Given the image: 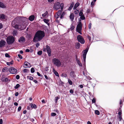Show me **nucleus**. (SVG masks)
<instances>
[{
  "label": "nucleus",
  "mask_w": 124,
  "mask_h": 124,
  "mask_svg": "<svg viewBox=\"0 0 124 124\" xmlns=\"http://www.w3.org/2000/svg\"><path fill=\"white\" fill-rule=\"evenodd\" d=\"M45 36L44 32L41 30L38 31L35 33L33 38V41L36 42L40 41Z\"/></svg>",
  "instance_id": "f257e3e1"
},
{
  "label": "nucleus",
  "mask_w": 124,
  "mask_h": 124,
  "mask_svg": "<svg viewBox=\"0 0 124 124\" xmlns=\"http://www.w3.org/2000/svg\"><path fill=\"white\" fill-rule=\"evenodd\" d=\"M52 61L54 64L57 67H60L62 64L60 60L58 58H54Z\"/></svg>",
  "instance_id": "f03ea898"
},
{
  "label": "nucleus",
  "mask_w": 124,
  "mask_h": 124,
  "mask_svg": "<svg viewBox=\"0 0 124 124\" xmlns=\"http://www.w3.org/2000/svg\"><path fill=\"white\" fill-rule=\"evenodd\" d=\"M88 49L89 48H87L83 50L82 52V53H83V65L85 67L86 56Z\"/></svg>",
  "instance_id": "7ed1b4c3"
},
{
  "label": "nucleus",
  "mask_w": 124,
  "mask_h": 124,
  "mask_svg": "<svg viewBox=\"0 0 124 124\" xmlns=\"http://www.w3.org/2000/svg\"><path fill=\"white\" fill-rule=\"evenodd\" d=\"M14 38L12 36H9L7 38V42L8 44H12L14 42Z\"/></svg>",
  "instance_id": "20e7f679"
},
{
  "label": "nucleus",
  "mask_w": 124,
  "mask_h": 124,
  "mask_svg": "<svg viewBox=\"0 0 124 124\" xmlns=\"http://www.w3.org/2000/svg\"><path fill=\"white\" fill-rule=\"evenodd\" d=\"M60 7L61 10H62L63 7V3H61V4L59 2H57L54 4V8L55 9L57 10L59 9Z\"/></svg>",
  "instance_id": "39448f33"
},
{
  "label": "nucleus",
  "mask_w": 124,
  "mask_h": 124,
  "mask_svg": "<svg viewBox=\"0 0 124 124\" xmlns=\"http://www.w3.org/2000/svg\"><path fill=\"white\" fill-rule=\"evenodd\" d=\"M46 50L48 54V56H50L51 55V51L50 48V47L48 45L46 46ZM43 51L44 52H46V49L45 48H44Z\"/></svg>",
  "instance_id": "423d86ee"
},
{
  "label": "nucleus",
  "mask_w": 124,
  "mask_h": 124,
  "mask_svg": "<svg viewBox=\"0 0 124 124\" xmlns=\"http://www.w3.org/2000/svg\"><path fill=\"white\" fill-rule=\"evenodd\" d=\"M77 39L78 41L81 44H83L85 43V40L80 35H78L77 37Z\"/></svg>",
  "instance_id": "0eeeda50"
},
{
  "label": "nucleus",
  "mask_w": 124,
  "mask_h": 124,
  "mask_svg": "<svg viewBox=\"0 0 124 124\" xmlns=\"http://www.w3.org/2000/svg\"><path fill=\"white\" fill-rule=\"evenodd\" d=\"M25 26L23 25L20 26L17 24L15 25L14 27L16 29L19 30H22L24 29L25 28Z\"/></svg>",
  "instance_id": "6e6552de"
},
{
  "label": "nucleus",
  "mask_w": 124,
  "mask_h": 124,
  "mask_svg": "<svg viewBox=\"0 0 124 124\" xmlns=\"http://www.w3.org/2000/svg\"><path fill=\"white\" fill-rule=\"evenodd\" d=\"M9 72L11 74H15L16 73L17 70L13 67H11L9 69Z\"/></svg>",
  "instance_id": "1a4fd4ad"
},
{
  "label": "nucleus",
  "mask_w": 124,
  "mask_h": 124,
  "mask_svg": "<svg viewBox=\"0 0 124 124\" xmlns=\"http://www.w3.org/2000/svg\"><path fill=\"white\" fill-rule=\"evenodd\" d=\"M82 24L80 22L79 23L77 26L76 31L78 30H82Z\"/></svg>",
  "instance_id": "9d476101"
},
{
  "label": "nucleus",
  "mask_w": 124,
  "mask_h": 124,
  "mask_svg": "<svg viewBox=\"0 0 124 124\" xmlns=\"http://www.w3.org/2000/svg\"><path fill=\"white\" fill-rule=\"evenodd\" d=\"M25 41V38L22 36L20 37L18 40V42L21 43H24Z\"/></svg>",
  "instance_id": "9b49d317"
},
{
  "label": "nucleus",
  "mask_w": 124,
  "mask_h": 124,
  "mask_svg": "<svg viewBox=\"0 0 124 124\" xmlns=\"http://www.w3.org/2000/svg\"><path fill=\"white\" fill-rule=\"evenodd\" d=\"M6 43V41L3 40L0 41V48L3 47Z\"/></svg>",
  "instance_id": "f8f14e48"
},
{
  "label": "nucleus",
  "mask_w": 124,
  "mask_h": 124,
  "mask_svg": "<svg viewBox=\"0 0 124 124\" xmlns=\"http://www.w3.org/2000/svg\"><path fill=\"white\" fill-rule=\"evenodd\" d=\"M71 77L73 78H74L76 77V75L75 74L74 72V71H72L70 74Z\"/></svg>",
  "instance_id": "ddd939ff"
},
{
  "label": "nucleus",
  "mask_w": 124,
  "mask_h": 124,
  "mask_svg": "<svg viewBox=\"0 0 124 124\" xmlns=\"http://www.w3.org/2000/svg\"><path fill=\"white\" fill-rule=\"evenodd\" d=\"M35 18V16L33 15H32L29 16V19L30 21H33Z\"/></svg>",
  "instance_id": "4468645a"
},
{
  "label": "nucleus",
  "mask_w": 124,
  "mask_h": 124,
  "mask_svg": "<svg viewBox=\"0 0 124 124\" xmlns=\"http://www.w3.org/2000/svg\"><path fill=\"white\" fill-rule=\"evenodd\" d=\"M70 18L72 21H73L74 18V16L73 13H72L70 14Z\"/></svg>",
  "instance_id": "2eb2a0df"
},
{
  "label": "nucleus",
  "mask_w": 124,
  "mask_h": 124,
  "mask_svg": "<svg viewBox=\"0 0 124 124\" xmlns=\"http://www.w3.org/2000/svg\"><path fill=\"white\" fill-rule=\"evenodd\" d=\"M6 16L3 14H1L0 15V19L1 20H3L5 19Z\"/></svg>",
  "instance_id": "dca6fc26"
},
{
  "label": "nucleus",
  "mask_w": 124,
  "mask_h": 124,
  "mask_svg": "<svg viewBox=\"0 0 124 124\" xmlns=\"http://www.w3.org/2000/svg\"><path fill=\"white\" fill-rule=\"evenodd\" d=\"M30 106L32 108L35 109L37 108V107L35 104L31 103L30 104Z\"/></svg>",
  "instance_id": "f3484780"
},
{
  "label": "nucleus",
  "mask_w": 124,
  "mask_h": 124,
  "mask_svg": "<svg viewBox=\"0 0 124 124\" xmlns=\"http://www.w3.org/2000/svg\"><path fill=\"white\" fill-rule=\"evenodd\" d=\"M74 5V3L73 2H72L70 4V6L68 10L70 11L71 9L72 8Z\"/></svg>",
  "instance_id": "a211bd4d"
},
{
  "label": "nucleus",
  "mask_w": 124,
  "mask_h": 124,
  "mask_svg": "<svg viewBox=\"0 0 124 124\" xmlns=\"http://www.w3.org/2000/svg\"><path fill=\"white\" fill-rule=\"evenodd\" d=\"M79 3L78 2L75 5L74 8V10L76 9V8L79 5Z\"/></svg>",
  "instance_id": "6ab92c4d"
},
{
  "label": "nucleus",
  "mask_w": 124,
  "mask_h": 124,
  "mask_svg": "<svg viewBox=\"0 0 124 124\" xmlns=\"http://www.w3.org/2000/svg\"><path fill=\"white\" fill-rule=\"evenodd\" d=\"M80 44L79 43H77L76 44V47L77 49L79 48L80 46Z\"/></svg>",
  "instance_id": "aec40b11"
},
{
  "label": "nucleus",
  "mask_w": 124,
  "mask_h": 124,
  "mask_svg": "<svg viewBox=\"0 0 124 124\" xmlns=\"http://www.w3.org/2000/svg\"><path fill=\"white\" fill-rule=\"evenodd\" d=\"M53 72L54 74L56 76H59V75L58 73L54 69L53 70Z\"/></svg>",
  "instance_id": "412c9836"
},
{
  "label": "nucleus",
  "mask_w": 124,
  "mask_h": 124,
  "mask_svg": "<svg viewBox=\"0 0 124 124\" xmlns=\"http://www.w3.org/2000/svg\"><path fill=\"white\" fill-rule=\"evenodd\" d=\"M0 7L2 8H6V6L3 3L0 2Z\"/></svg>",
  "instance_id": "4be33fe9"
},
{
  "label": "nucleus",
  "mask_w": 124,
  "mask_h": 124,
  "mask_svg": "<svg viewBox=\"0 0 124 124\" xmlns=\"http://www.w3.org/2000/svg\"><path fill=\"white\" fill-rule=\"evenodd\" d=\"M13 63V61H12L10 62H7V65L9 66L10 65L12 64Z\"/></svg>",
  "instance_id": "5701e85b"
},
{
  "label": "nucleus",
  "mask_w": 124,
  "mask_h": 124,
  "mask_svg": "<svg viewBox=\"0 0 124 124\" xmlns=\"http://www.w3.org/2000/svg\"><path fill=\"white\" fill-rule=\"evenodd\" d=\"M83 9H82L80 10V12L79 13V16L84 15L83 14Z\"/></svg>",
  "instance_id": "b1692460"
},
{
  "label": "nucleus",
  "mask_w": 124,
  "mask_h": 124,
  "mask_svg": "<svg viewBox=\"0 0 124 124\" xmlns=\"http://www.w3.org/2000/svg\"><path fill=\"white\" fill-rule=\"evenodd\" d=\"M47 14L48 12L47 11H46V12L42 15V16L43 17H45L47 16Z\"/></svg>",
  "instance_id": "393cba45"
},
{
  "label": "nucleus",
  "mask_w": 124,
  "mask_h": 124,
  "mask_svg": "<svg viewBox=\"0 0 124 124\" xmlns=\"http://www.w3.org/2000/svg\"><path fill=\"white\" fill-rule=\"evenodd\" d=\"M61 76L62 77L66 78L67 76L66 74L63 73L61 74Z\"/></svg>",
  "instance_id": "a878e982"
},
{
  "label": "nucleus",
  "mask_w": 124,
  "mask_h": 124,
  "mask_svg": "<svg viewBox=\"0 0 124 124\" xmlns=\"http://www.w3.org/2000/svg\"><path fill=\"white\" fill-rule=\"evenodd\" d=\"M43 21L46 24H48V25H49V24L48 23V22L49 21L48 19H44L43 20Z\"/></svg>",
  "instance_id": "bb28decb"
},
{
  "label": "nucleus",
  "mask_w": 124,
  "mask_h": 124,
  "mask_svg": "<svg viewBox=\"0 0 124 124\" xmlns=\"http://www.w3.org/2000/svg\"><path fill=\"white\" fill-rule=\"evenodd\" d=\"M17 31L16 30H14L13 31V34L14 36H16L17 34Z\"/></svg>",
  "instance_id": "cd10ccee"
},
{
  "label": "nucleus",
  "mask_w": 124,
  "mask_h": 124,
  "mask_svg": "<svg viewBox=\"0 0 124 124\" xmlns=\"http://www.w3.org/2000/svg\"><path fill=\"white\" fill-rule=\"evenodd\" d=\"M8 70V68L6 67H4L2 70L3 72H5L7 71Z\"/></svg>",
  "instance_id": "c85d7f7f"
},
{
  "label": "nucleus",
  "mask_w": 124,
  "mask_h": 124,
  "mask_svg": "<svg viewBox=\"0 0 124 124\" xmlns=\"http://www.w3.org/2000/svg\"><path fill=\"white\" fill-rule=\"evenodd\" d=\"M80 19L82 20H85V17L84 16V15L81 16H80Z\"/></svg>",
  "instance_id": "c756f323"
},
{
  "label": "nucleus",
  "mask_w": 124,
  "mask_h": 124,
  "mask_svg": "<svg viewBox=\"0 0 124 124\" xmlns=\"http://www.w3.org/2000/svg\"><path fill=\"white\" fill-rule=\"evenodd\" d=\"M23 71L24 73H27L29 71V70L27 69H24Z\"/></svg>",
  "instance_id": "7c9ffc66"
},
{
  "label": "nucleus",
  "mask_w": 124,
  "mask_h": 124,
  "mask_svg": "<svg viewBox=\"0 0 124 124\" xmlns=\"http://www.w3.org/2000/svg\"><path fill=\"white\" fill-rule=\"evenodd\" d=\"M75 56L76 61L77 63H78V62H80L79 59V58H77V56L76 55H75Z\"/></svg>",
  "instance_id": "2f4dec72"
},
{
  "label": "nucleus",
  "mask_w": 124,
  "mask_h": 124,
  "mask_svg": "<svg viewBox=\"0 0 124 124\" xmlns=\"http://www.w3.org/2000/svg\"><path fill=\"white\" fill-rule=\"evenodd\" d=\"M95 113L97 115H99L100 114L99 111L97 110L95 111Z\"/></svg>",
  "instance_id": "473e14b6"
},
{
  "label": "nucleus",
  "mask_w": 124,
  "mask_h": 124,
  "mask_svg": "<svg viewBox=\"0 0 124 124\" xmlns=\"http://www.w3.org/2000/svg\"><path fill=\"white\" fill-rule=\"evenodd\" d=\"M20 86V85L19 84H17L16 86L14 87L15 88V89H17L19 88Z\"/></svg>",
  "instance_id": "72a5a7b5"
},
{
  "label": "nucleus",
  "mask_w": 124,
  "mask_h": 124,
  "mask_svg": "<svg viewBox=\"0 0 124 124\" xmlns=\"http://www.w3.org/2000/svg\"><path fill=\"white\" fill-rule=\"evenodd\" d=\"M68 82L70 85H71L72 84V81L70 79H68Z\"/></svg>",
  "instance_id": "f704fd0d"
},
{
  "label": "nucleus",
  "mask_w": 124,
  "mask_h": 124,
  "mask_svg": "<svg viewBox=\"0 0 124 124\" xmlns=\"http://www.w3.org/2000/svg\"><path fill=\"white\" fill-rule=\"evenodd\" d=\"M31 72L32 73H33L34 72L35 70L34 68H32L31 69Z\"/></svg>",
  "instance_id": "c9c22d12"
},
{
  "label": "nucleus",
  "mask_w": 124,
  "mask_h": 124,
  "mask_svg": "<svg viewBox=\"0 0 124 124\" xmlns=\"http://www.w3.org/2000/svg\"><path fill=\"white\" fill-rule=\"evenodd\" d=\"M42 54V51H39L37 52V54L39 55H41Z\"/></svg>",
  "instance_id": "e433bc0d"
},
{
  "label": "nucleus",
  "mask_w": 124,
  "mask_h": 124,
  "mask_svg": "<svg viewBox=\"0 0 124 124\" xmlns=\"http://www.w3.org/2000/svg\"><path fill=\"white\" fill-rule=\"evenodd\" d=\"M79 12V11L78 10L76 9V10L74 11V13L75 14H78Z\"/></svg>",
  "instance_id": "4c0bfd02"
},
{
  "label": "nucleus",
  "mask_w": 124,
  "mask_h": 124,
  "mask_svg": "<svg viewBox=\"0 0 124 124\" xmlns=\"http://www.w3.org/2000/svg\"><path fill=\"white\" fill-rule=\"evenodd\" d=\"M62 13V11L61 10L57 12V15L59 16H60Z\"/></svg>",
  "instance_id": "58836bf2"
},
{
  "label": "nucleus",
  "mask_w": 124,
  "mask_h": 124,
  "mask_svg": "<svg viewBox=\"0 0 124 124\" xmlns=\"http://www.w3.org/2000/svg\"><path fill=\"white\" fill-rule=\"evenodd\" d=\"M56 114L55 113H52L51 114V116H56Z\"/></svg>",
  "instance_id": "ea45409f"
},
{
  "label": "nucleus",
  "mask_w": 124,
  "mask_h": 124,
  "mask_svg": "<svg viewBox=\"0 0 124 124\" xmlns=\"http://www.w3.org/2000/svg\"><path fill=\"white\" fill-rule=\"evenodd\" d=\"M27 62H25L24 63V65H25L26 66L25 67L24 65L23 66V67L24 68H26L27 67V66H28V65L27 64Z\"/></svg>",
  "instance_id": "a19ab883"
},
{
  "label": "nucleus",
  "mask_w": 124,
  "mask_h": 124,
  "mask_svg": "<svg viewBox=\"0 0 124 124\" xmlns=\"http://www.w3.org/2000/svg\"><path fill=\"white\" fill-rule=\"evenodd\" d=\"M96 99L95 98H93L92 100V103H94L95 102Z\"/></svg>",
  "instance_id": "79ce46f5"
},
{
  "label": "nucleus",
  "mask_w": 124,
  "mask_h": 124,
  "mask_svg": "<svg viewBox=\"0 0 124 124\" xmlns=\"http://www.w3.org/2000/svg\"><path fill=\"white\" fill-rule=\"evenodd\" d=\"M2 81L6 82H7L8 81V78H5L4 80H3Z\"/></svg>",
  "instance_id": "37998d69"
},
{
  "label": "nucleus",
  "mask_w": 124,
  "mask_h": 124,
  "mask_svg": "<svg viewBox=\"0 0 124 124\" xmlns=\"http://www.w3.org/2000/svg\"><path fill=\"white\" fill-rule=\"evenodd\" d=\"M5 56L9 58L10 57L8 53H6L5 54Z\"/></svg>",
  "instance_id": "c03bdc74"
},
{
  "label": "nucleus",
  "mask_w": 124,
  "mask_h": 124,
  "mask_svg": "<svg viewBox=\"0 0 124 124\" xmlns=\"http://www.w3.org/2000/svg\"><path fill=\"white\" fill-rule=\"evenodd\" d=\"M64 14V12L62 13L60 17V18L61 19H62V17H63V16Z\"/></svg>",
  "instance_id": "a18cd8bd"
},
{
  "label": "nucleus",
  "mask_w": 124,
  "mask_h": 124,
  "mask_svg": "<svg viewBox=\"0 0 124 124\" xmlns=\"http://www.w3.org/2000/svg\"><path fill=\"white\" fill-rule=\"evenodd\" d=\"M92 24L91 23H90L88 25V28L89 29H90L91 28Z\"/></svg>",
  "instance_id": "49530a36"
},
{
  "label": "nucleus",
  "mask_w": 124,
  "mask_h": 124,
  "mask_svg": "<svg viewBox=\"0 0 124 124\" xmlns=\"http://www.w3.org/2000/svg\"><path fill=\"white\" fill-rule=\"evenodd\" d=\"M122 114V111L121 110H120V111L118 113V114L119 115V116H121V115Z\"/></svg>",
  "instance_id": "de8ad7c7"
},
{
  "label": "nucleus",
  "mask_w": 124,
  "mask_h": 124,
  "mask_svg": "<svg viewBox=\"0 0 124 124\" xmlns=\"http://www.w3.org/2000/svg\"><path fill=\"white\" fill-rule=\"evenodd\" d=\"M37 75L39 76V77H42V75L40 74V73L38 72H37Z\"/></svg>",
  "instance_id": "09e8293b"
},
{
  "label": "nucleus",
  "mask_w": 124,
  "mask_h": 124,
  "mask_svg": "<svg viewBox=\"0 0 124 124\" xmlns=\"http://www.w3.org/2000/svg\"><path fill=\"white\" fill-rule=\"evenodd\" d=\"M16 78L17 79H18L20 78V76L19 75H17L16 77Z\"/></svg>",
  "instance_id": "8fccbe9b"
},
{
  "label": "nucleus",
  "mask_w": 124,
  "mask_h": 124,
  "mask_svg": "<svg viewBox=\"0 0 124 124\" xmlns=\"http://www.w3.org/2000/svg\"><path fill=\"white\" fill-rule=\"evenodd\" d=\"M77 63L79 65V66L80 67H82V64L80 63V62H78Z\"/></svg>",
  "instance_id": "3c124183"
},
{
  "label": "nucleus",
  "mask_w": 124,
  "mask_h": 124,
  "mask_svg": "<svg viewBox=\"0 0 124 124\" xmlns=\"http://www.w3.org/2000/svg\"><path fill=\"white\" fill-rule=\"evenodd\" d=\"M58 97H55V101L56 103L57 101H58Z\"/></svg>",
  "instance_id": "603ef678"
},
{
  "label": "nucleus",
  "mask_w": 124,
  "mask_h": 124,
  "mask_svg": "<svg viewBox=\"0 0 124 124\" xmlns=\"http://www.w3.org/2000/svg\"><path fill=\"white\" fill-rule=\"evenodd\" d=\"M40 44L39 43H37L36 44V46L38 48Z\"/></svg>",
  "instance_id": "864d4df0"
},
{
  "label": "nucleus",
  "mask_w": 124,
  "mask_h": 124,
  "mask_svg": "<svg viewBox=\"0 0 124 124\" xmlns=\"http://www.w3.org/2000/svg\"><path fill=\"white\" fill-rule=\"evenodd\" d=\"M18 57L20 59H22L23 58L22 56L20 54H18Z\"/></svg>",
  "instance_id": "5fc2aeb1"
},
{
  "label": "nucleus",
  "mask_w": 124,
  "mask_h": 124,
  "mask_svg": "<svg viewBox=\"0 0 124 124\" xmlns=\"http://www.w3.org/2000/svg\"><path fill=\"white\" fill-rule=\"evenodd\" d=\"M70 92L72 94L74 93V91L72 89H70Z\"/></svg>",
  "instance_id": "6e6d98bb"
},
{
  "label": "nucleus",
  "mask_w": 124,
  "mask_h": 124,
  "mask_svg": "<svg viewBox=\"0 0 124 124\" xmlns=\"http://www.w3.org/2000/svg\"><path fill=\"white\" fill-rule=\"evenodd\" d=\"M81 31L82 30H78L77 31V32H78V33H79V34H80L81 35H82V33L81 32Z\"/></svg>",
  "instance_id": "4d7b16f0"
},
{
  "label": "nucleus",
  "mask_w": 124,
  "mask_h": 124,
  "mask_svg": "<svg viewBox=\"0 0 124 124\" xmlns=\"http://www.w3.org/2000/svg\"><path fill=\"white\" fill-rule=\"evenodd\" d=\"M21 108V107L20 106L19 107L18 109V111L19 112L20 111Z\"/></svg>",
  "instance_id": "13d9d810"
},
{
  "label": "nucleus",
  "mask_w": 124,
  "mask_h": 124,
  "mask_svg": "<svg viewBox=\"0 0 124 124\" xmlns=\"http://www.w3.org/2000/svg\"><path fill=\"white\" fill-rule=\"evenodd\" d=\"M29 79L31 80H33V78L31 76H29Z\"/></svg>",
  "instance_id": "bf43d9fd"
},
{
  "label": "nucleus",
  "mask_w": 124,
  "mask_h": 124,
  "mask_svg": "<svg viewBox=\"0 0 124 124\" xmlns=\"http://www.w3.org/2000/svg\"><path fill=\"white\" fill-rule=\"evenodd\" d=\"M95 2H94V1H92L91 2V5H92V6H93L94 5V3H95Z\"/></svg>",
  "instance_id": "052dcab7"
},
{
  "label": "nucleus",
  "mask_w": 124,
  "mask_h": 124,
  "mask_svg": "<svg viewBox=\"0 0 124 124\" xmlns=\"http://www.w3.org/2000/svg\"><path fill=\"white\" fill-rule=\"evenodd\" d=\"M87 37L89 41H91V37L89 36H88Z\"/></svg>",
  "instance_id": "680f3d73"
},
{
  "label": "nucleus",
  "mask_w": 124,
  "mask_h": 124,
  "mask_svg": "<svg viewBox=\"0 0 124 124\" xmlns=\"http://www.w3.org/2000/svg\"><path fill=\"white\" fill-rule=\"evenodd\" d=\"M90 9H88L86 11L87 13H88L90 12Z\"/></svg>",
  "instance_id": "e2e57ef3"
},
{
  "label": "nucleus",
  "mask_w": 124,
  "mask_h": 124,
  "mask_svg": "<svg viewBox=\"0 0 124 124\" xmlns=\"http://www.w3.org/2000/svg\"><path fill=\"white\" fill-rule=\"evenodd\" d=\"M30 121H32L33 123L34 121V119L33 118H31L30 119Z\"/></svg>",
  "instance_id": "0e129e2a"
},
{
  "label": "nucleus",
  "mask_w": 124,
  "mask_h": 124,
  "mask_svg": "<svg viewBox=\"0 0 124 124\" xmlns=\"http://www.w3.org/2000/svg\"><path fill=\"white\" fill-rule=\"evenodd\" d=\"M3 123V120L2 119H0V124H2Z\"/></svg>",
  "instance_id": "69168bd1"
},
{
  "label": "nucleus",
  "mask_w": 124,
  "mask_h": 124,
  "mask_svg": "<svg viewBox=\"0 0 124 124\" xmlns=\"http://www.w3.org/2000/svg\"><path fill=\"white\" fill-rule=\"evenodd\" d=\"M119 118L120 121H121L122 120V117L121 116H119Z\"/></svg>",
  "instance_id": "338daca9"
},
{
  "label": "nucleus",
  "mask_w": 124,
  "mask_h": 124,
  "mask_svg": "<svg viewBox=\"0 0 124 124\" xmlns=\"http://www.w3.org/2000/svg\"><path fill=\"white\" fill-rule=\"evenodd\" d=\"M14 104L16 106H17L18 105V103L16 102H15L14 103Z\"/></svg>",
  "instance_id": "774afa93"
}]
</instances>
